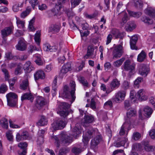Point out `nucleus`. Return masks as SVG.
Masks as SVG:
<instances>
[{"label": "nucleus", "mask_w": 155, "mask_h": 155, "mask_svg": "<svg viewBox=\"0 0 155 155\" xmlns=\"http://www.w3.org/2000/svg\"><path fill=\"white\" fill-rule=\"evenodd\" d=\"M57 77H55L54 78V80L53 81V83L52 84V89L54 91H55L57 87Z\"/></svg>", "instance_id": "nucleus-56"}, {"label": "nucleus", "mask_w": 155, "mask_h": 155, "mask_svg": "<svg viewBox=\"0 0 155 155\" xmlns=\"http://www.w3.org/2000/svg\"><path fill=\"white\" fill-rule=\"evenodd\" d=\"M122 46L119 45L114 49L112 52L113 58L116 59L120 58L122 55Z\"/></svg>", "instance_id": "nucleus-5"}, {"label": "nucleus", "mask_w": 155, "mask_h": 155, "mask_svg": "<svg viewBox=\"0 0 155 155\" xmlns=\"http://www.w3.org/2000/svg\"><path fill=\"white\" fill-rule=\"evenodd\" d=\"M126 92L124 91H118L115 94V101L117 102L123 101L126 96Z\"/></svg>", "instance_id": "nucleus-11"}, {"label": "nucleus", "mask_w": 155, "mask_h": 155, "mask_svg": "<svg viewBox=\"0 0 155 155\" xmlns=\"http://www.w3.org/2000/svg\"><path fill=\"white\" fill-rule=\"evenodd\" d=\"M13 29L14 27L13 26L5 28L1 31L2 35L3 37H5L11 34L13 32Z\"/></svg>", "instance_id": "nucleus-14"}, {"label": "nucleus", "mask_w": 155, "mask_h": 155, "mask_svg": "<svg viewBox=\"0 0 155 155\" xmlns=\"http://www.w3.org/2000/svg\"><path fill=\"white\" fill-rule=\"evenodd\" d=\"M111 34L108 35L107 37V40L106 44L108 45L111 42V40L112 38V34L116 38H120V33L119 30L116 29L114 28L112 30L111 32Z\"/></svg>", "instance_id": "nucleus-6"}, {"label": "nucleus", "mask_w": 155, "mask_h": 155, "mask_svg": "<svg viewBox=\"0 0 155 155\" xmlns=\"http://www.w3.org/2000/svg\"><path fill=\"white\" fill-rule=\"evenodd\" d=\"M21 66L20 64H18L15 69L14 73L15 75H17L21 73L22 70Z\"/></svg>", "instance_id": "nucleus-49"}, {"label": "nucleus", "mask_w": 155, "mask_h": 155, "mask_svg": "<svg viewBox=\"0 0 155 155\" xmlns=\"http://www.w3.org/2000/svg\"><path fill=\"white\" fill-rule=\"evenodd\" d=\"M8 87L5 84H2L0 86V94H4L8 90Z\"/></svg>", "instance_id": "nucleus-46"}, {"label": "nucleus", "mask_w": 155, "mask_h": 155, "mask_svg": "<svg viewBox=\"0 0 155 155\" xmlns=\"http://www.w3.org/2000/svg\"><path fill=\"white\" fill-rule=\"evenodd\" d=\"M35 106L39 110L42 108L44 106L47 104L44 98L42 97H37Z\"/></svg>", "instance_id": "nucleus-8"}, {"label": "nucleus", "mask_w": 155, "mask_h": 155, "mask_svg": "<svg viewBox=\"0 0 155 155\" xmlns=\"http://www.w3.org/2000/svg\"><path fill=\"white\" fill-rule=\"evenodd\" d=\"M60 29V26L59 25H51L48 29L49 32H52L53 34H56L58 32Z\"/></svg>", "instance_id": "nucleus-21"}, {"label": "nucleus", "mask_w": 155, "mask_h": 155, "mask_svg": "<svg viewBox=\"0 0 155 155\" xmlns=\"http://www.w3.org/2000/svg\"><path fill=\"white\" fill-rule=\"evenodd\" d=\"M139 73L144 77H146L149 73L150 70L144 64L139 65L138 68Z\"/></svg>", "instance_id": "nucleus-9"}, {"label": "nucleus", "mask_w": 155, "mask_h": 155, "mask_svg": "<svg viewBox=\"0 0 155 155\" xmlns=\"http://www.w3.org/2000/svg\"><path fill=\"white\" fill-rule=\"evenodd\" d=\"M35 80L36 81L39 79H42L45 77V74L43 71L39 70L37 71L34 74Z\"/></svg>", "instance_id": "nucleus-19"}, {"label": "nucleus", "mask_w": 155, "mask_h": 155, "mask_svg": "<svg viewBox=\"0 0 155 155\" xmlns=\"http://www.w3.org/2000/svg\"><path fill=\"white\" fill-rule=\"evenodd\" d=\"M21 4L20 5V4L18 3H17L15 4L13 6V10L14 12H17L19 10V7H21Z\"/></svg>", "instance_id": "nucleus-59"}, {"label": "nucleus", "mask_w": 155, "mask_h": 155, "mask_svg": "<svg viewBox=\"0 0 155 155\" xmlns=\"http://www.w3.org/2000/svg\"><path fill=\"white\" fill-rule=\"evenodd\" d=\"M143 111L145 115L149 117L153 112V110L150 107L147 106L144 108Z\"/></svg>", "instance_id": "nucleus-33"}, {"label": "nucleus", "mask_w": 155, "mask_h": 155, "mask_svg": "<svg viewBox=\"0 0 155 155\" xmlns=\"http://www.w3.org/2000/svg\"><path fill=\"white\" fill-rule=\"evenodd\" d=\"M99 137V136H97L96 137L92 140L91 143V146L95 147L98 145L101 140Z\"/></svg>", "instance_id": "nucleus-44"}, {"label": "nucleus", "mask_w": 155, "mask_h": 155, "mask_svg": "<svg viewBox=\"0 0 155 155\" xmlns=\"http://www.w3.org/2000/svg\"><path fill=\"white\" fill-rule=\"evenodd\" d=\"M128 26L126 28L127 31H131L133 29L135 28L136 25L134 21H130L127 23Z\"/></svg>", "instance_id": "nucleus-32"}, {"label": "nucleus", "mask_w": 155, "mask_h": 155, "mask_svg": "<svg viewBox=\"0 0 155 155\" xmlns=\"http://www.w3.org/2000/svg\"><path fill=\"white\" fill-rule=\"evenodd\" d=\"M0 125L1 127L5 129H7L8 127V120L5 117L0 119Z\"/></svg>", "instance_id": "nucleus-29"}, {"label": "nucleus", "mask_w": 155, "mask_h": 155, "mask_svg": "<svg viewBox=\"0 0 155 155\" xmlns=\"http://www.w3.org/2000/svg\"><path fill=\"white\" fill-rule=\"evenodd\" d=\"M33 98V96L31 93H26L22 95L21 98L22 101L25 100H31Z\"/></svg>", "instance_id": "nucleus-39"}, {"label": "nucleus", "mask_w": 155, "mask_h": 155, "mask_svg": "<svg viewBox=\"0 0 155 155\" xmlns=\"http://www.w3.org/2000/svg\"><path fill=\"white\" fill-rule=\"evenodd\" d=\"M112 103L111 101L109 100L106 102L104 104V107L105 108L108 107H111L112 106Z\"/></svg>", "instance_id": "nucleus-62"}, {"label": "nucleus", "mask_w": 155, "mask_h": 155, "mask_svg": "<svg viewBox=\"0 0 155 155\" xmlns=\"http://www.w3.org/2000/svg\"><path fill=\"white\" fill-rule=\"evenodd\" d=\"M89 140V139L88 137L83 136L82 141L84 144V146H86L87 145Z\"/></svg>", "instance_id": "nucleus-63"}, {"label": "nucleus", "mask_w": 155, "mask_h": 155, "mask_svg": "<svg viewBox=\"0 0 155 155\" xmlns=\"http://www.w3.org/2000/svg\"><path fill=\"white\" fill-rule=\"evenodd\" d=\"M18 146L23 150H26V148L27 147L28 144L26 142H21L18 144Z\"/></svg>", "instance_id": "nucleus-55"}, {"label": "nucleus", "mask_w": 155, "mask_h": 155, "mask_svg": "<svg viewBox=\"0 0 155 155\" xmlns=\"http://www.w3.org/2000/svg\"><path fill=\"white\" fill-rule=\"evenodd\" d=\"M58 114H59L60 116H62L64 117H65L68 116V112L65 110H61L57 111Z\"/></svg>", "instance_id": "nucleus-52"}, {"label": "nucleus", "mask_w": 155, "mask_h": 155, "mask_svg": "<svg viewBox=\"0 0 155 155\" xmlns=\"http://www.w3.org/2000/svg\"><path fill=\"white\" fill-rule=\"evenodd\" d=\"M146 12L150 16L153 17L155 16V9L150 7L147 8L146 10Z\"/></svg>", "instance_id": "nucleus-36"}, {"label": "nucleus", "mask_w": 155, "mask_h": 155, "mask_svg": "<svg viewBox=\"0 0 155 155\" xmlns=\"http://www.w3.org/2000/svg\"><path fill=\"white\" fill-rule=\"evenodd\" d=\"M125 59V58H122L116 61L113 63V64L114 66L116 67H120L122 65L123 62L124 61Z\"/></svg>", "instance_id": "nucleus-41"}, {"label": "nucleus", "mask_w": 155, "mask_h": 155, "mask_svg": "<svg viewBox=\"0 0 155 155\" xmlns=\"http://www.w3.org/2000/svg\"><path fill=\"white\" fill-rule=\"evenodd\" d=\"M66 124V122L62 120L57 121L54 124V125L52 127V128L54 130L61 129L65 127Z\"/></svg>", "instance_id": "nucleus-15"}, {"label": "nucleus", "mask_w": 155, "mask_h": 155, "mask_svg": "<svg viewBox=\"0 0 155 155\" xmlns=\"http://www.w3.org/2000/svg\"><path fill=\"white\" fill-rule=\"evenodd\" d=\"M16 48L17 50L22 51L26 49V45L23 41L20 40L16 46Z\"/></svg>", "instance_id": "nucleus-24"}, {"label": "nucleus", "mask_w": 155, "mask_h": 155, "mask_svg": "<svg viewBox=\"0 0 155 155\" xmlns=\"http://www.w3.org/2000/svg\"><path fill=\"white\" fill-rule=\"evenodd\" d=\"M134 4L135 7L139 8H141L143 5L142 2L140 0H134Z\"/></svg>", "instance_id": "nucleus-53"}, {"label": "nucleus", "mask_w": 155, "mask_h": 155, "mask_svg": "<svg viewBox=\"0 0 155 155\" xmlns=\"http://www.w3.org/2000/svg\"><path fill=\"white\" fill-rule=\"evenodd\" d=\"M47 120L45 117L42 116L38 122L37 123L38 125L42 126L45 125L47 124Z\"/></svg>", "instance_id": "nucleus-35"}, {"label": "nucleus", "mask_w": 155, "mask_h": 155, "mask_svg": "<svg viewBox=\"0 0 155 155\" xmlns=\"http://www.w3.org/2000/svg\"><path fill=\"white\" fill-rule=\"evenodd\" d=\"M94 48L92 46H88L87 48V51L86 54L84 56V59L91 58V56L94 54Z\"/></svg>", "instance_id": "nucleus-22"}, {"label": "nucleus", "mask_w": 155, "mask_h": 155, "mask_svg": "<svg viewBox=\"0 0 155 155\" xmlns=\"http://www.w3.org/2000/svg\"><path fill=\"white\" fill-rule=\"evenodd\" d=\"M149 135L153 139H155V130L152 129L149 132Z\"/></svg>", "instance_id": "nucleus-64"}, {"label": "nucleus", "mask_w": 155, "mask_h": 155, "mask_svg": "<svg viewBox=\"0 0 155 155\" xmlns=\"http://www.w3.org/2000/svg\"><path fill=\"white\" fill-rule=\"evenodd\" d=\"M8 104L9 106H14L16 105L17 102L18 96L14 93L10 92L7 94Z\"/></svg>", "instance_id": "nucleus-3"}, {"label": "nucleus", "mask_w": 155, "mask_h": 155, "mask_svg": "<svg viewBox=\"0 0 155 155\" xmlns=\"http://www.w3.org/2000/svg\"><path fill=\"white\" fill-rule=\"evenodd\" d=\"M44 48L45 51L50 52L55 51L57 49V47L55 46H51L48 43L44 45Z\"/></svg>", "instance_id": "nucleus-28"}, {"label": "nucleus", "mask_w": 155, "mask_h": 155, "mask_svg": "<svg viewBox=\"0 0 155 155\" xmlns=\"http://www.w3.org/2000/svg\"><path fill=\"white\" fill-rule=\"evenodd\" d=\"M23 69L26 73H29L34 69L33 66L30 61H27L24 64Z\"/></svg>", "instance_id": "nucleus-18"}, {"label": "nucleus", "mask_w": 155, "mask_h": 155, "mask_svg": "<svg viewBox=\"0 0 155 155\" xmlns=\"http://www.w3.org/2000/svg\"><path fill=\"white\" fill-rule=\"evenodd\" d=\"M71 105L68 104L67 103L62 102L59 105V107L61 110H66L70 108Z\"/></svg>", "instance_id": "nucleus-38"}, {"label": "nucleus", "mask_w": 155, "mask_h": 155, "mask_svg": "<svg viewBox=\"0 0 155 155\" xmlns=\"http://www.w3.org/2000/svg\"><path fill=\"white\" fill-rule=\"evenodd\" d=\"M2 70L5 75V80L8 81L10 87L11 89V87H12L13 88V87L15 83V79L13 78L9 80V79L10 76L8 70L4 68H2Z\"/></svg>", "instance_id": "nucleus-7"}, {"label": "nucleus", "mask_w": 155, "mask_h": 155, "mask_svg": "<svg viewBox=\"0 0 155 155\" xmlns=\"http://www.w3.org/2000/svg\"><path fill=\"white\" fill-rule=\"evenodd\" d=\"M80 83H81L84 87H87L88 86V83L87 81L83 77L80 76L78 78Z\"/></svg>", "instance_id": "nucleus-37"}, {"label": "nucleus", "mask_w": 155, "mask_h": 155, "mask_svg": "<svg viewBox=\"0 0 155 155\" xmlns=\"http://www.w3.org/2000/svg\"><path fill=\"white\" fill-rule=\"evenodd\" d=\"M37 59L35 61L36 63L38 65H42L43 64V61L41 60L40 57L38 56H36Z\"/></svg>", "instance_id": "nucleus-58"}, {"label": "nucleus", "mask_w": 155, "mask_h": 155, "mask_svg": "<svg viewBox=\"0 0 155 155\" xmlns=\"http://www.w3.org/2000/svg\"><path fill=\"white\" fill-rule=\"evenodd\" d=\"M136 111L133 108H130L127 113V116L128 118H130L133 116H134L136 115Z\"/></svg>", "instance_id": "nucleus-31"}, {"label": "nucleus", "mask_w": 155, "mask_h": 155, "mask_svg": "<svg viewBox=\"0 0 155 155\" xmlns=\"http://www.w3.org/2000/svg\"><path fill=\"white\" fill-rule=\"evenodd\" d=\"M120 81L117 79L115 78L111 82L110 86L111 89L112 90L117 88L120 86Z\"/></svg>", "instance_id": "nucleus-23"}, {"label": "nucleus", "mask_w": 155, "mask_h": 155, "mask_svg": "<svg viewBox=\"0 0 155 155\" xmlns=\"http://www.w3.org/2000/svg\"><path fill=\"white\" fill-rule=\"evenodd\" d=\"M41 35V32L39 31H37L35 35L34 39L35 42L36 43L37 45H38V47H36V46H34V50L35 51H39L40 50V48L39 47V45L40 43V37Z\"/></svg>", "instance_id": "nucleus-16"}, {"label": "nucleus", "mask_w": 155, "mask_h": 155, "mask_svg": "<svg viewBox=\"0 0 155 155\" xmlns=\"http://www.w3.org/2000/svg\"><path fill=\"white\" fill-rule=\"evenodd\" d=\"M141 137V134L138 132H135L133 133L132 139L135 140H137Z\"/></svg>", "instance_id": "nucleus-50"}, {"label": "nucleus", "mask_w": 155, "mask_h": 155, "mask_svg": "<svg viewBox=\"0 0 155 155\" xmlns=\"http://www.w3.org/2000/svg\"><path fill=\"white\" fill-rule=\"evenodd\" d=\"M135 64L131 63L129 60H127L124 63V68L126 71L132 72L135 68Z\"/></svg>", "instance_id": "nucleus-10"}, {"label": "nucleus", "mask_w": 155, "mask_h": 155, "mask_svg": "<svg viewBox=\"0 0 155 155\" xmlns=\"http://www.w3.org/2000/svg\"><path fill=\"white\" fill-rule=\"evenodd\" d=\"M31 11V8H28L26 10L22 12L20 15L21 17L22 18H24L27 16Z\"/></svg>", "instance_id": "nucleus-48"}, {"label": "nucleus", "mask_w": 155, "mask_h": 155, "mask_svg": "<svg viewBox=\"0 0 155 155\" xmlns=\"http://www.w3.org/2000/svg\"><path fill=\"white\" fill-rule=\"evenodd\" d=\"M45 133V131L44 130H39L38 132V134L40 136L38 139L37 141L40 144H41L44 142L43 134Z\"/></svg>", "instance_id": "nucleus-30"}, {"label": "nucleus", "mask_w": 155, "mask_h": 155, "mask_svg": "<svg viewBox=\"0 0 155 155\" xmlns=\"http://www.w3.org/2000/svg\"><path fill=\"white\" fill-rule=\"evenodd\" d=\"M94 121V117L91 115H85L82 119L81 124L84 127H88L90 126V124Z\"/></svg>", "instance_id": "nucleus-4"}, {"label": "nucleus", "mask_w": 155, "mask_h": 155, "mask_svg": "<svg viewBox=\"0 0 155 155\" xmlns=\"http://www.w3.org/2000/svg\"><path fill=\"white\" fill-rule=\"evenodd\" d=\"M25 21L20 19H17L16 24L18 27L20 28H23L25 27Z\"/></svg>", "instance_id": "nucleus-47"}, {"label": "nucleus", "mask_w": 155, "mask_h": 155, "mask_svg": "<svg viewBox=\"0 0 155 155\" xmlns=\"http://www.w3.org/2000/svg\"><path fill=\"white\" fill-rule=\"evenodd\" d=\"M81 0H71V2L72 8H74L78 5L81 2Z\"/></svg>", "instance_id": "nucleus-51"}, {"label": "nucleus", "mask_w": 155, "mask_h": 155, "mask_svg": "<svg viewBox=\"0 0 155 155\" xmlns=\"http://www.w3.org/2000/svg\"><path fill=\"white\" fill-rule=\"evenodd\" d=\"M146 57V54L145 52L142 51L138 55L137 58V61L140 62L143 61Z\"/></svg>", "instance_id": "nucleus-34"}, {"label": "nucleus", "mask_w": 155, "mask_h": 155, "mask_svg": "<svg viewBox=\"0 0 155 155\" xmlns=\"http://www.w3.org/2000/svg\"><path fill=\"white\" fill-rule=\"evenodd\" d=\"M55 140V143L57 147L59 148L60 145V139L61 141L65 145H68L73 141L72 136H69L67 134L66 132H62L59 135L58 137L55 136L53 137Z\"/></svg>", "instance_id": "nucleus-2"}, {"label": "nucleus", "mask_w": 155, "mask_h": 155, "mask_svg": "<svg viewBox=\"0 0 155 155\" xmlns=\"http://www.w3.org/2000/svg\"><path fill=\"white\" fill-rule=\"evenodd\" d=\"M138 40V38L137 35H134L131 37L130 40V45L131 48L132 50L137 49V47L136 46V44Z\"/></svg>", "instance_id": "nucleus-20"}, {"label": "nucleus", "mask_w": 155, "mask_h": 155, "mask_svg": "<svg viewBox=\"0 0 155 155\" xmlns=\"http://www.w3.org/2000/svg\"><path fill=\"white\" fill-rule=\"evenodd\" d=\"M130 82L127 81H124L122 85V88L124 90L128 89L130 86Z\"/></svg>", "instance_id": "nucleus-54"}, {"label": "nucleus", "mask_w": 155, "mask_h": 155, "mask_svg": "<svg viewBox=\"0 0 155 155\" xmlns=\"http://www.w3.org/2000/svg\"><path fill=\"white\" fill-rule=\"evenodd\" d=\"M71 151L74 154L78 155L82 151V148L81 147H74L72 148Z\"/></svg>", "instance_id": "nucleus-40"}, {"label": "nucleus", "mask_w": 155, "mask_h": 155, "mask_svg": "<svg viewBox=\"0 0 155 155\" xmlns=\"http://www.w3.org/2000/svg\"><path fill=\"white\" fill-rule=\"evenodd\" d=\"M124 104L125 108L127 109L131 106V102L130 100H126L124 101Z\"/></svg>", "instance_id": "nucleus-60"}, {"label": "nucleus", "mask_w": 155, "mask_h": 155, "mask_svg": "<svg viewBox=\"0 0 155 155\" xmlns=\"http://www.w3.org/2000/svg\"><path fill=\"white\" fill-rule=\"evenodd\" d=\"M71 65L70 63H67L64 64L62 68L59 73V75L61 78H63L64 76L71 69Z\"/></svg>", "instance_id": "nucleus-12"}, {"label": "nucleus", "mask_w": 155, "mask_h": 155, "mask_svg": "<svg viewBox=\"0 0 155 155\" xmlns=\"http://www.w3.org/2000/svg\"><path fill=\"white\" fill-rule=\"evenodd\" d=\"M16 58L18 59L19 60L21 61H23L27 59L28 57L27 55L24 54L22 55H20L18 57H16Z\"/></svg>", "instance_id": "nucleus-57"}, {"label": "nucleus", "mask_w": 155, "mask_h": 155, "mask_svg": "<svg viewBox=\"0 0 155 155\" xmlns=\"http://www.w3.org/2000/svg\"><path fill=\"white\" fill-rule=\"evenodd\" d=\"M143 78L141 77H138L137 79L135 80L134 82L135 85H136L138 87L137 85H138L140 83L143 81Z\"/></svg>", "instance_id": "nucleus-61"}, {"label": "nucleus", "mask_w": 155, "mask_h": 155, "mask_svg": "<svg viewBox=\"0 0 155 155\" xmlns=\"http://www.w3.org/2000/svg\"><path fill=\"white\" fill-rule=\"evenodd\" d=\"M63 8L62 5H59L58 3L55 5V8L52 9V11L54 14L60 15L61 14V9Z\"/></svg>", "instance_id": "nucleus-27"}, {"label": "nucleus", "mask_w": 155, "mask_h": 155, "mask_svg": "<svg viewBox=\"0 0 155 155\" xmlns=\"http://www.w3.org/2000/svg\"><path fill=\"white\" fill-rule=\"evenodd\" d=\"M130 124L126 122L124 123L121 126L119 131V134L120 135H123L125 134V131H126V135L128 134L129 131L130 130Z\"/></svg>", "instance_id": "nucleus-13"}, {"label": "nucleus", "mask_w": 155, "mask_h": 155, "mask_svg": "<svg viewBox=\"0 0 155 155\" xmlns=\"http://www.w3.org/2000/svg\"><path fill=\"white\" fill-rule=\"evenodd\" d=\"M127 12L130 16L138 18L141 15V13L140 12H135L129 10H128Z\"/></svg>", "instance_id": "nucleus-45"}, {"label": "nucleus", "mask_w": 155, "mask_h": 155, "mask_svg": "<svg viewBox=\"0 0 155 155\" xmlns=\"http://www.w3.org/2000/svg\"><path fill=\"white\" fill-rule=\"evenodd\" d=\"M79 125L78 124H76L75 127L73 130V134L72 136L74 137H77L78 135L81 133V127H77Z\"/></svg>", "instance_id": "nucleus-26"}, {"label": "nucleus", "mask_w": 155, "mask_h": 155, "mask_svg": "<svg viewBox=\"0 0 155 155\" xmlns=\"http://www.w3.org/2000/svg\"><path fill=\"white\" fill-rule=\"evenodd\" d=\"M121 14V13H120L119 14ZM121 14H123L124 16L122 19L120 23L123 25L126 23L127 21L128 20V16L127 14L124 12H122Z\"/></svg>", "instance_id": "nucleus-43"}, {"label": "nucleus", "mask_w": 155, "mask_h": 155, "mask_svg": "<svg viewBox=\"0 0 155 155\" xmlns=\"http://www.w3.org/2000/svg\"><path fill=\"white\" fill-rule=\"evenodd\" d=\"M141 20L145 23L148 25L152 24L153 23V20L152 19L146 16L143 17L141 18Z\"/></svg>", "instance_id": "nucleus-42"}, {"label": "nucleus", "mask_w": 155, "mask_h": 155, "mask_svg": "<svg viewBox=\"0 0 155 155\" xmlns=\"http://www.w3.org/2000/svg\"><path fill=\"white\" fill-rule=\"evenodd\" d=\"M29 87V83L27 76L25 79L23 80L19 85V88L21 89L24 90L28 88Z\"/></svg>", "instance_id": "nucleus-17"}, {"label": "nucleus", "mask_w": 155, "mask_h": 155, "mask_svg": "<svg viewBox=\"0 0 155 155\" xmlns=\"http://www.w3.org/2000/svg\"><path fill=\"white\" fill-rule=\"evenodd\" d=\"M136 97L141 101H145L147 99V96L143 95V89H140L137 92L136 94Z\"/></svg>", "instance_id": "nucleus-25"}, {"label": "nucleus", "mask_w": 155, "mask_h": 155, "mask_svg": "<svg viewBox=\"0 0 155 155\" xmlns=\"http://www.w3.org/2000/svg\"><path fill=\"white\" fill-rule=\"evenodd\" d=\"M70 86L71 89V91H70L68 86L67 85H65L63 87V91L60 93V95L62 97L67 99H69L71 97V103H72L76 98V97L74 95L76 90L75 82L73 81H71L70 83Z\"/></svg>", "instance_id": "nucleus-1"}]
</instances>
